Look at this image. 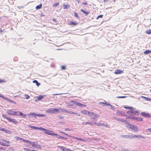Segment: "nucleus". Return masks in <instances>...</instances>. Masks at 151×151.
<instances>
[{
	"mask_svg": "<svg viewBox=\"0 0 151 151\" xmlns=\"http://www.w3.org/2000/svg\"><path fill=\"white\" fill-rule=\"evenodd\" d=\"M27 115L29 117L32 118L33 117L37 119V117H41V116H45V115H44L42 114H37L35 113H31L29 114H27ZM27 116V115L26 114H23V117L25 118Z\"/></svg>",
	"mask_w": 151,
	"mask_h": 151,
	"instance_id": "nucleus-1",
	"label": "nucleus"
},
{
	"mask_svg": "<svg viewBox=\"0 0 151 151\" xmlns=\"http://www.w3.org/2000/svg\"><path fill=\"white\" fill-rule=\"evenodd\" d=\"M46 112L49 114L59 113L60 111L59 109L51 108L48 109L46 111Z\"/></svg>",
	"mask_w": 151,
	"mask_h": 151,
	"instance_id": "nucleus-2",
	"label": "nucleus"
},
{
	"mask_svg": "<svg viewBox=\"0 0 151 151\" xmlns=\"http://www.w3.org/2000/svg\"><path fill=\"white\" fill-rule=\"evenodd\" d=\"M6 113L9 115H18L17 111H14L11 110H8L7 111Z\"/></svg>",
	"mask_w": 151,
	"mask_h": 151,
	"instance_id": "nucleus-3",
	"label": "nucleus"
},
{
	"mask_svg": "<svg viewBox=\"0 0 151 151\" xmlns=\"http://www.w3.org/2000/svg\"><path fill=\"white\" fill-rule=\"evenodd\" d=\"M121 136L124 138L127 139H132L135 138V135L134 134L131 135H122Z\"/></svg>",
	"mask_w": 151,
	"mask_h": 151,
	"instance_id": "nucleus-4",
	"label": "nucleus"
},
{
	"mask_svg": "<svg viewBox=\"0 0 151 151\" xmlns=\"http://www.w3.org/2000/svg\"><path fill=\"white\" fill-rule=\"evenodd\" d=\"M3 141H0V144L5 146H9V141H6L5 140H2Z\"/></svg>",
	"mask_w": 151,
	"mask_h": 151,
	"instance_id": "nucleus-5",
	"label": "nucleus"
},
{
	"mask_svg": "<svg viewBox=\"0 0 151 151\" xmlns=\"http://www.w3.org/2000/svg\"><path fill=\"white\" fill-rule=\"evenodd\" d=\"M89 116H92V118L95 119L96 118H98L100 117V116L97 114H96L92 112H90L89 115H88Z\"/></svg>",
	"mask_w": 151,
	"mask_h": 151,
	"instance_id": "nucleus-6",
	"label": "nucleus"
},
{
	"mask_svg": "<svg viewBox=\"0 0 151 151\" xmlns=\"http://www.w3.org/2000/svg\"><path fill=\"white\" fill-rule=\"evenodd\" d=\"M94 124L97 126H104L108 128H110V126L107 124H104V123H101V122L99 123L95 122Z\"/></svg>",
	"mask_w": 151,
	"mask_h": 151,
	"instance_id": "nucleus-7",
	"label": "nucleus"
},
{
	"mask_svg": "<svg viewBox=\"0 0 151 151\" xmlns=\"http://www.w3.org/2000/svg\"><path fill=\"white\" fill-rule=\"evenodd\" d=\"M94 122H83L82 123V125H89L91 126H92L94 124Z\"/></svg>",
	"mask_w": 151,
	"mask_h": 151,
	"instance_id": "nucleus-8",
	"label": "nucleus"
},
{
	"mask_svg": "<svg viewBox=\"0 0 151 151\" xmlns=\"http://www.w3.org/2000/svg\"><path fill=\"white\" fill-rule=\"evenodd\" d=\"M43 131H45V133L48 135H55V134L50 132H52V131L49 130L45 129L43 130Z\"/></svg>",
	"mask_w": 151,
	"mask_h": 151,
	"instance_id": "nucleus-9",
	"label": "nucleus"
},
{
	"mask_svg": "<svg viewBox=\"0 0 151 151\" xmlns=\"http://www.w3.org/2000/svg\"><path fill=\"white\" fill-rule=\"evenodd\" d=\"M29 127L34 129H37L42 131H43V130L45 129L42 127H38L34 126H29Z\"/></svg>",
	"mask_w": 151,
	"mask_h": 151,
	"instance_id": "nucleus-10",
	"label": "nucleus"
},
{
	"mask_svg": "<svg viewBox=\"0 0 151 151\" xmlns=\"http://www.w3.org/2000/svg\"><path fill=\"white\" fill-rule=\"evenodd\" d=\"M134 109L133 108L132 109H131V111L127 112V113L128 114H130V113L132 114H135L139 115V113L137 111L134 110Z\"/></svg>",
	"mask_w": 151,
	"mask_h": 151,
	"instance_id": "nucleus-11",
	"label": "nucleus"
},
{
	"mask_svg": "<svg viewBox=\"0 0 151 151\" xmlns=\"http://www.w3.org/2000/svg\"><path fill=\"white\" fill-rule=\"evenodd\" d=\"M132 129L134 131L137 132H138L139 129L138 127L136 126L133 125Z\"/></svg>",
	"mask_w": 151,
	"mask_h": 151,
	"instance_id": "nucleus-12",
	"label": "nucleus"
},
{
	"mask_svg": "<svg viewBox=\"0 0 151 151\" xmlns=\"http://www.w3.org/2000/svg\"><path fill=\"white\" fill-rule=\"evenodd\" d=\"M8 120L15 124H17V121L15 119H12L10 118L8 119Z\"/></svg>",
	"mask_w": 151,
	"mask_h": 151,
	"instance_id": "nucleus-13",
	"label": "nucleus"
},
{
	"mask_svg": "<svg viewBox=\"0 0 151 151\" xmlns=\"http://www.w3.org/2000/svg\"><path fill=\"white\" fill-rule=\"evenodd\" d=\"M116 120L119 122L125 123L127 122V121L124 119L121 118H117V119H116Z\"/></svg>",
	"mask_w": 151,
	"mask_h": 151,
	"instance_id": "nucleus-14",
	"label": "nucleus"
},
{
	"mask_svg": "<svg viewBox=\"0 0 151 151\" xmlns=\"http://www.w3.org/2000/svg\"><path fill=\"white\" fill-rule=\"evenodd\" d=\"M140 115L142 116H143L144 117L148 118H149L150 116L149 114L145 112H142L141 113Z\"/></svg>",
	"mask_w": 151,
	"mask_h": 151,
	"instance_id": "nucleus-15",
	"label": "nucleus"
},
{
	"mask_svg": "<svg viewBox=\"0 0 151 151\" xmlns=\"http://www.w3.org/2000/svg\"><path fill=\"white\" fill-rule=\"evenodd\" d=\"M81 113L84 114H85L86 115H89L90 113V112L86 110L81 111Z\"/></svg>",
	"mask_w": 151,
	"mask_h": 151,
	"instance_id": "nucleus-16",
	"label": "nucleus"
},
{
	"mask_svg": "<svg viewBox=\"0 0 151 151\" xmlns=\"http://www.w3.org/2000/svg\"><path fill=\"white\" fill-rule=\"evenodd\" d=\"M123 71L119 69H117L115 70V74H120L123 73Z\"/></svg>",
	"mask_w": 151,
	"mask_h": 151,
	"instance_id": "nucleus-17",
	"label": "nucleus"
},
{
	"mask_svg": "<svg viewBox=\"0 0 151 151\" xmlns=\"http://www.w3.org/2000/svg\"><path fill=\"white\" fill-rule=\"evenodd\" d=\"M133 125V124H130L129 123H128L127 124L126 126L127 127V128L129 129H132Z\"/></svg>",
	"mask_w": 151,
	"mask_h": 151,
	"instance_id": "nucleus-18",
	"label": "nucleus"
},
{
	"mask_svg": "<svg viewBox=\"0 0 151 151\" xmlns=\"http://www.w3.org/2000/svg\"><path fill=\"white\" fill-rule=\"evenodd\" d=\"M135 137H137L138 138H140L141 139H145V138L143 136L140 135H135Z\"/></svg>",
	"mask_w": 151,
	"mask_h": 151,
	"instance_id": "nucleus-19",
	"label": "nucleus"
},
{
	"mask_svg": "<svg viewBox=\"0 0 151 151\" xmlns=\"http://www.w3.org/2000/svg\"><path fill=\"white\" fill-rule=\"evenodd\" d=\"M134 119L137 120V121H142V118H141L140 117H134Z\"/></svg>",
	"mask_w": 151,
	"mask_h": 151,
	"instance_id": "nucleus-20",
	"label": "nucleus"
},
{
	"mask_svg": "<svg viewBox=\"0 0 151 151\" xmlns=\"http://www.w3.org/2000/svg\"><path fill=\"white\" fill-rule=\"evenodd\" d=\"M44 95H40L39 96L37 97V99L38 100H41L44 98Z\"/></svg>",
	"mask_w": 151,
	"mask_h": 151,
	"instance_id": "nucleus-21",
	"label": "nucleus"
},
{
	"mask_svg": "<svg viewBox=\"0 0 151 151\" xmlns=\"http://www.w3.org/2000/svg\"><path fill=\"white\" fill-rule=\"evenodd\" d=\"M81 11L82 12H83V13L85 14L86 15H88V14L89 13V12H86L85 10L83 9H81Z\"/></svg>",
	"mask_w": 151,
	"mask_h": 151,
	"instance_id": "nucleus-22",
	"label": "nucleus"
},
{
	"mask_svg": "<svg viewBox=\"0 0 151 151\" xmlns=\"http://www.w3.org/2000/svg\"><path fill=\"white\" fill-rule=\"evenodd\" d=\"M141 97L143 98L144 99L147 101H151V98H148L143 96H142Z\"/></svg>",
	"mask_w": 151,
	"mask_h": 151,
	"instance_id": "nucleus-23",
	"label": "nucleus"
},
{
	"mask_svg": "<svg viewBox=\"0 0 151 151\" xmlns=\"http://www.w3.org/2000/svg\"><path fill=\"white\" fill-rule=\"evenodd\" d=\"M144 53L145 54H148L151 53V50H146L144 52Z\"/></svg>",
	"mask_w": 151,
	"mask_h": 151,
	"instance_id": "nucleus-24",
	"label": "nucleus"
},
{
	"mask_svg": "<svg viewBox=\"0 0 151 151\" xmlns=\"http://www.w3.org/2000/svg\"><path fill=\"white\" fill-rule=\"evenodd\" d=\"M55 135L56 136V137L58 138L59 139H64V137H62L60 136V135L57 134H55Z\"/></svg>",
	"mask_w": 151,
	"mask_h": 151,
	"instance_id": "nucleus-25",
	"label": "nucleus"
},
{
	"mask_svg": "<svg viewBox=\"0 0 151 151\" xmlns=\"http://www.w3.org/2000/svg\"><path fill=\"white\" fill-rule=\"evenodd\" d=\"M33 82L34 83H35L36 85L38 86H39L40 85V83H39L37 80H34L33 81Z\"/></svg>",
	"mask_w": 151,
	"mask_h": 151,
	"instance_id": "nucleus-26",
	"label": "nucleus"
},
{
	"mask_svg": "<svg viewBox=\"0 0 151 151\" xmlns=\"http://www.w3.org/2000/svg\"><path fill=\"white\" fill-rule=\"evenodd\" d=\"M63 9H68L69 8L70 6L69 5H63Z\"/></svg>",
	"mask_w": 151,
	"mask_h": 151,
	"instance_id": "nucleus-27",
	"label": "nucleus"
},
{
	"mask_svg": "<svg viewBox=\"0 0 151 151\" xmlns=\"http://www.w3.org/2000/svg\"><path fill=\"white\" fill-rule=\"evenodd\" d=\"M17 113L18 114L17 116H19L23 117V113L19 111H17Z\"/></svg>",
	"mask_w": 151,
	"mask_h": 151,
	"instance_id": "nucleus-28",
	"label": "nucleus"
},
{
	"mask_svg": "<svg viewBox=\"0 0 151 151\" xmlns=\"http://www.w3.org/2000/svg\"><path fill=\"white\" fill-rule=\"evenodd\" d=\"M42 7V4H41L39 5H37L36 7V9H40Z\"/></svg>",
	"mask_w": 151,
	"mask_h": 151,
	"instance_id": "nucleus-29",
	"label": "nucleus"
},
{
	"mask_svg": "<svg viewBox=\"0 0 151 151\" xmlns=\"http://www.w3.org/2000/svg\"><path fill=\"white\" fill-rule=\"evenodd\" d=\"M59 109L60 110L62 111V112H63L66 113L67 110H66V109H62L59 108Z\"/></svg>",
	"mask_w": 151,
	"mask_h": 151,
	"instance_id": "nucleus-30",
	"label": "nucleus"
},
{
	"mask_svg": "<svg viewBox=\"0 0 151 151\" xmlns=\"http://www.w3.org/2000/svg\"><path fill=\"white\" fill-rule=\"evenodd\" d=\"M75 139H76L78 141H85V140L83 139H81V138H79L78 137H75Z\"/></svg>",
	"mask_w": 151,
	"mask_h": 151,
	"instance_id": "nucleus-31",
	"label": "nucleus"
},
{
	"mask_svg": "<svg viewBox=\"0 0 151 151\" xmlns=\"http://www.w3.org/2000/svg\"><path fill=\"white\" fill-rule=\"evenodd\" d=\"M0 131H4L5 132H7V130L5 129L4 128H1L0 127Z\"/></svg>",
	"mask_w": 151,
	"mask_h": 151,
	"instance_id": "nucleus-32",
	"label": "nucleus"
},
{
	"mask_svg": "<svg viewBox=\"0 0 151 151\" xmlns=\"http://www.w3.org/2000/svg\"><path fill=\"white\" fill-rule=\"evenodd\" d=\"M70 24L75 25L77 24V23L76 22H74L73 21H71L70 22Z\"/></svg>",
	"mask_w": 151,
	"mask_h": 151,
	"instance_id": "nucleus-33",
	"label": "nucleus"
},
{
	"mask_svg": "<svg viewBox=\"0 0 151 151\" xmlns=\"http://www.w3.org/2000/svg\"><path fill=\"white\" fill-rule=\"evenodd\" d=\"M72 114H74L77 116H80V114H79L78 113H76V112H72Z\"/></svg>",
	"mask_w": 151,
	"mask_h": 151,
	"instance_id": "nucleus-34",
	"label": "nucleus"
},
{
	"mask_svg": "<svg viewBox=\"0 0 151 151\" xmlns=\"http://www.w3.org/2000/svg\"><path fill=\"white\" fill-rule=\"evenodd\" d=\"M0 97H2L5 100L6 99H8V98L4 97V96L3 94H0Z\"/></svg>",
	"mask_w": 151,
	"mask_h": 151,
	"instance_id": "nucleus-35",
	"label": "nucleus"
},
{
	"mask_svg": "<svg viewBox=\"0 0 151 151\" xmlns=\"http://www.w3.org/2000/svg\"><path fill=\"white\" fill-rule=\"evenodd\" d=\"M41 146L39 145H36L35 147L38 149L41 148Z\"/></svg>",
	"mask_w": 151,
	"mask_h": 151,
	"instance_id": "nucleus-36",
	"label": "nucleus"
},
{
	"mask_svg": "<svg viewBox=\"0 0 151 151\" xmlns=\"http://www.w3.org/2000/svg\"><path fill=\"white\" fill-rule=\"evenodd\" d=\"M71 102H74V104H76V105H77V106H78L80 103H79V102H78L77 101H71Z\"/></svg>",
	"mask_w": 151,
	"mask_h": 151,
	"instance_id": "nucleus-37",
	"label": "nucleus"
},
{
	"mask_svg": "<svg viewBox=\"0 0 151 151\" xmlns=\"http://www.w3.org/2000/svg\"><path fill=\"white\" fill-rule=\"evenodd\" d=\"M86 106V105L83 104H82L81 103H80V104L78 106L81 107H83V106L85 107V106Z\"/></svg>",
	"mask_w": 151,
	"mask_h": 151,
	"instance_id": "nucleus-38",
	"label": "nucleus"
},
{
	"mask_svg": "<svg viewBox=\"0 0 151 151\" xmlns=\"http://www.w3.org/2000/svg\"><path fill=\"white\" fill-rule=\"evenodd\" d=\"M24 96L25 97L24 98H25L26 99H28L29 98V96L25 94L24 95Z\"/></svg>",
	"mask_w": 151,
	"mask_h": 151,
	"instance_id": "nucleus-39",
	"label": "nucleus"
},
{
	"mask_svg": "<svg viewBox=\"0 0 151 151\" xmlns=\"http://www.w3.org/2000/svg\"><path fill=\"white\" fill-rule=\"evenodd\" d=\"M146 33L147 34H151V30H147L146 31Z\"/></svg>",
	"mask_w": 151,
	"mask_h": 151,
	"instance_id": "nucleus-40",
	"label": "nucleus"
},
{
	"mask_svg": "<svg viewBox=\"0 0 151 151\" xmlns=\"http://www.w3.org/2000/svg\"><path fill=\"white\" fill-rule=\"evenodd\" d=\"M59 5V3H57L55 4H53V6L54 7H56L57 6Z\"/></svg>",
	"mask_w": 151,
	"mask_h": 151,
	"instance_id": "nucleus-41",
	"label": "nucleus"
},
{
	"mask_svg": "<svg viewBox=\"0 0 151 151\" xmlns=\"http://www.w3.org/2000/svg\"><path fill=\"white\" fill-rule=\"evenodd\" d=\"M146 132H151V128L146 129Z\"/></svg>",
	"mask_w": 151,
	"mask_h": 151,
	"instance_id": "nucleus-42",
	"label": "nucleus"
},
{
	"mask_svg": "<svg viewBox=\"0 0 151 151\" xmlns=\"http://www.w3.org/2000/svg\"><path fill=\"white\" fill-rule=\"evenodd\" d=\"M108 105L109 106L111 107V108H110V109L112 110H113V109H115L114 107V106H111V105H110V104H108Z\"/></svg>",
	"mask_w": 151,
	"mask_h": 151,
	"instance_id": "nucleus-43",
	"label": "nucleus"
},
{
	"mask_svg": "<svg viewBox=\"0 0 151 151\" xmlns=\"http://www.w3.org/2000/svg\"><path fill=\"white\" fill-rule=\"evenodd\" d=\"M101 104H105L106 105H108V104L106 103H104V102H99V104L100 105H101Z\"/></svg>",
	"mask_w": 151,
	"mask_h": 151,
	"instance_id": "nucleus-44",
	"label": "nucleus"
},
{
	"mask_svg": "<svg viewBox=\"0 0 151 151\" xmlns=\"http://www.w3.org/2000/svg\"><path fill=\"white\" fill-rule=\"evenodd\" d=\"M74 16L75 17L77 18L79 17L78 14L77 13L74 12Z\"/></svg>",
	"mask_w": 151,
	"mask_h": 151,
	"instance_id": "nucleus-45",
	"label": "nucleus"
},
{
	"mask_svg": "<svg viewBox=\"0 0 151 151\" xmlns=\"http://www.w3.org/2000/svg\"><path fill=\"white\" fill-rule=\"evenodd\" d=\"M2 116L4 118L6 119L7 120L9 118V117L6 116L4 115V114L2 115Z\"/></svg>",
	"mask_w": 151,
	"mask_h": 151,
	"instance_id": "nucleus-46",
	"label": "nucleus"
},
{
	"mask_svg": "<svg viewBox=\"0 0 151 151\" xmlns=\"http://www.w3.org/2000/svg\"><path fill=\"white\" fill-rule=\"evenodd\" d=\"M124 108H125L127 109H133V107H129V106H127V107H124Z\"/></svg>",
	"mask_w": 151,
	"mask_h": 151,
	"instance_id": "nucleus-47",
	"label": "nucleus"
},
{
	"mask_svg": "<svg viewBox=\"0 0 151 151\" xmlns=\"http://www.w3.org/2000/svg\"><path fill=\"white\" fill-rule=\"evenodd\" d=\"M126 96H119L117 97V98H125Z\"/></svg>",
	"mask_w": 151,
	"mask_h": 151,
	"instance_id": "nucleus-48",
	"label": "nucleus"
},
{
	"mask_svg": "<svg viewBox=\"0 0 151 151\" xmlns=\"http://www.w3.org/2000/svg\"><path fill=\"white\" fill-rule=\"evenodd\" d=\"M66 113H68L70 114H72V111H70L69 110H67Z\"/></svg>",
	"mask_w": 151,
	"mask_h": 151,
	"instance_id": "nucleus-49",
	"label": "nucleus"
},
{
	"mask_svg": "<svg viewBox=\"0 0 151 151\" xmlns=\"http://www.w3.org/2000/svg\"><path fill=\"white\" fill-rule=\"evenodd\" d=\"M22 140L23 141V142H27V143H28L29 141H28V140H27L26 139H23Z\"/></svg>",
	"mask_w": 151,
	"mask_h": 151,
	"instance_id": "nucleus-50",
	"label": "nucleus"
},
{
	"mask_svg": "<svg viewBox=\"0 0 151 151\" xmlns=\"http://www.w3.org/2000/svg\"><path fill=\"white\" fill-rule=\"evenodd\" d=\"M103 15H99L97 17V18H96V19H99L100 18H102V17H103Z\"/></svg>",
	"mask_w": 151,
	"mask_h": 151,
	"instance_id": "nucleus-51",
	"label": "nucleus"
},
{
	"mask_svg": "<svg viewBox=\"0 0 151 151\" xmlns=\"http://www.w3.org/2000/svg\"><path fill=\"white\" fill-rule=\"evenodd\" d=\"M24 150L25 151H30V149L28 148H24Z\"/></svg>",
	"mask_w": 151,
	"mask_h": 151,
	"instance_id": "nucleus-52",
	"label": "nucleus"
},
{
	"mask_svg": "<svg viewBox=\"0 0 151 151\" xmlns=\"http://www.w3.org/2000/svg\"><path fill=\"white\" fill-rule=\"evenodd\" d=\"M64 118V117L62 116H59L58 117V119L59 120H61V119H63Z\"/></svg>",
	"mask_w": 151,
	"mask_h": 151,
	"instance_id": "nucleus-53",
	"label": "nucleus"
},
{
	"mask_svg": "<svg viewBox=\"0 0 151 151\" xmlns=\"http://www.w3.org/2000/svg\"><path fill=\"white\" fill-rule=\"evenodd\" d=\"M116 114H118V115H122V113H121L120 111H117L116 112Z\"/></svg>",
	"mask_w": 151,
	"mask_h": 151,
	"instance_id": "nucleus-54",
	"label": "nucleus"
},
{
	"mask_svg": "<svg viewBox=\"0 0 151 151\" xmlns=\"http://www.w3.org/2000/svg\"><path fill=\"white\" fill-rule=\"evenodd\" d=\"M6 100L8 101L11 103H13V102H14L13 101H12V100H10V99H9L8 98V99H6Z\"/></svg>",
	"mask_w": 151,
	"mask_h": 151,
	"instance_id": "nucleus-55",
	"label": "nucleus"
},
{
	"mask_svg": "<svg viewBox=\"0 0 151 151\" xmlns=\"http://www.w3.org/2000/svg\"><path fill=\"white\" fill-rule=\"evenodd\" d=\"M66 68L65 66H61V69L62 70H65Z\"/></svg>",
	"mask_w": 151,
	"mask_h": 151,
	"instance_id": "nucleus-56",
	"label": "nucleus"
},
{
	"mask_svg": "<svg viewBox=\"0 0 151 151\" xmlns=\"http://www.w3.org/2000/svg\"><path fill=\"white\" fill-rule=\"evenodd\" d=\"M23 138H20L19 137H17V140H22Z\"/></svg>",
	"mask_w": 151,
	"mask_h": 151,
	"instance_id": "nucleus-57",
	"label": "nucleus"
},
{
	"mask_svg": "<svg viewBox=\"0 0 151 151\" xmlns=\"http://www.w3.org/2000/svg\"><path fill=\"white\" fill-rule=\"evenodd\" d=\"M122 151H129V150L128 149H122Z\"/></svg>",
	"mask_w": 151,
	"mask_h": 151,
	"instance_id": "nucleus-58",
	"label": "nucleus"
},
{
	"mask_svg": "<svg viewBox=\"0 0 151 151\" xmlns=\"http://www.w3.org/2000/svg\"><path fill=\"white\" fill-rule=\"evenodd\" d=\"M35 142H33V143L32 144V147H35V145H35L34 143Z\"/></svg>",
	"mask_w": 151,
	"mask_h": 151,
	"instance_id": "nucleus-59",
	"label": "nucleus"
},
{
	"mask_svg": "<svg viewBox=\"0 0 151 151\" xmlns=\"http://www.w3.org/2000/svg\"><path fill=\"white\" fill-rule=\"evenodd\" d=\"M29 144H31L32 145V144L33 143V142H32L29 141L28 143Z\"/></svg>",
	"mask_w": 151,
	"mask_h": 151,
	"instance_id": "nucleus-60",
	"label": "nucleus"
},
{
	"mask_svg": "<svg viewBox=\"0 0 151 151\" xmlns=\"http://www.w3.org/2000/svg\"><path fill=\"white\" fill-rule=\"evenodd\" d=\"M65 131H67V130H68V131H71V130L69 129L68 128H66V129H65Z\"/></svg>",
	"mask_w": 151,
	"mask_h": 151,
	"instance_id": "nucleus-61",
	"label": "nucleus"
},
{
	"mask_svg": "<svg viewBox=\"0 0 151 151\" xmlns=\"http://www.w3.org/2000/svg\"><path fill=\"white\" fill-rule=\"evenodd\" d=\"M83 5H87V3L86 2H83Z\"/></svg>",
	"mask_w": 151,
	"mask_h": 151,
	"instance_id": "nucleus-62",
	"label": "nucleus"
},
{
	"mask_svg": "<svg viewBox=\"0 0 151 151\" xmlns=\"http://www.w3.org/2000/svg\"><path fill=\"white\" fill-rule=\"evenodd\" d=\"M60 94H61V93H60V94H59V93L55 94H53V95H60Z\"/></svg>",
	"mask_w": 151,
	"mask_h": 151,
	"instance_id": "nucleus-63",
	"label": "nucleus"
},
{
	"mask_svg": "<svg viewBox=\"0 0 151 151\" xmlns=\"http://www.w3.org/2000/svg\"><path fill=\"white\" fill-rule=\"evenodd\" d=\"M113 119H115L116 120V119H117V118H116V117H115L114 116L113 117Z\"/></svg>",
	"mask_w": 151,
	"mask_h": 151,
	"instance_id": "nucleus-64",
	"label": "nucleus"
}]
</instances>
